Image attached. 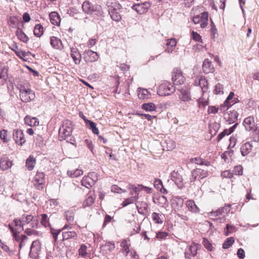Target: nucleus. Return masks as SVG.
Returning a JSON list of instances; mask_svg holds the SVG:
<instances>
[{
	"label": "nucleus",
	"mask_w": 259,
	"mask_h": 259,
	"mask_svg": "<svg viewBox=\"0 0 259 259\" xmlns=\"http://www.w3.org/2000/svg\"><path fill=\"white\" fill-rule=\"evenodd\" d=\"M72 122L69 120H65L59 129V139L63 137L69 138L72 135Z\"/></svg>",
	"instance_id": "3"
},
{
	"label": "nucleus",
	"mask_w": 259,
	"mask_h": 259,
	"mask_svg": "<svg viewBox=\"0 0 259 259\" xmlns=\"http://www.w3.org/2000/svg\"><path fill=\"white\" fill-rule=\"evenodd\" d=\"M233 172H231L230 170H225L222 172L221 176L223 177L230 179L233 177Z\"/></svg>",
	"instance_id": "57"
},
{
	"label": "nucleus",
	"mask_w": 259,
	"mask_h": 259,
	"mask_svg": "<svg viewBox=\"0 0 259 259\" xmlns=\"http://www.w3.org/2000/svg\"><path fill=\"white\" fill-rule=\"evenodd\" d=\"M208 13L204 12L200 15L195 16L193 18V21L195 24L200 23V26L203 28L205 27L208 24Z\"/></svg>",
	"instance_id": "7"
},
{
	"label": "nucleus",
	"mask_w": 259,
	"mask_h": 259,
	"mask_svg": "<svg viewBox=\"0 0 259 259\" xmlns=\"http://www.w3.org/2000/svg\"><path fill=\"white\" fill-rule=\"evenodd\" d=\"M63 240L76 238L77 234L75 231H64L62 233Z\"/></svg>",
	"instance_id": "33"
},
{
	"label": "nucleus",
	"mask_w": 259,
	"mask_h": 259,
	"mask_svg": "<svg viewBox=\"0 0 259 259\" xmlns=\"http://www.w3.org/2000/svg\"><path fill=\"white\" fill-rule=\"evenodd\" d=\"M161 216V214H160L156 212H153L152 214V217L153 221H154L155 223L157 224H162L163 221L160 218V217Z\"/></svg>",
	"instance_id": "47"
},
{
	"label": "nucleus",
	"mask_w": 259,
	"mask_h": 259,
	"mask_svg": "<svg viewBox=\"0 0 259 259\" xmlns=\"http://www.w3.org/2000/svg\"><path fill=\"white\" fill-rule=\"evenodd\" d=\"M24 121L26 124L30 126H36L39 123L37 118L28 115L24 118Z\"/></svg>",
	"instance_id": "25"
},
{
	"label": "nucleus",
	"mask_w": 259,
	"mask_h": 259,
	"mask_svg": "<svg viewBox=\"0 0 259 259\" xmlns=\"http://www.w3.org/2000/svg\"><path fill=\"white\" fill-rule=\"evenodd\" d=\"M140 187H136L134 185H128V189L129 190H133V192H131V195H133L134 194L135 195L134 196H137V200L139 198V192L141 189L139 188Z\"/></svg>",
	"instance_id": "40"
},
{
	"label": "nucleus",
	"mask_w": 259,
	"mask_h": 259,
	"mask_svg": "<svg viewBox=\"0 0 259 259\" xmlns=\"http://www.w3.org/2000/svg\"><path fill=\"white\" fill-rule=\"evenodd\" d=\"M87 246L84 245H81L78 250L79 254L81 256H84L87 254Z\"/></svg>",
	"instance_id": "56"
},
{
	"label": "nucleus",
	"mask_w": 259,
	"mask_h": 259,
	"mask_svg": "<svg viewBox=\"0 0 259 259\" xmlns=\"http://www.w3.org/2000/svg\"><path fill=\"white\" fill-rule=\"evenodd\" d=\"M219 108L215 106H209L208 109V112L209 113L215 114L218 112Z\"/></svg>",
	"instance_id": "63"
},
{
	"label": "nucleus",
	"mask_w": 259,
	"mask_h": 259,
	"mask_svg": "<svg viewBox=\"0 0 259 259\" xmlns=\"http://www.w3.org/2000/svg\"><path fill=\"white\" fill-rule=\"evenodd\" d=\"M200 247V245L197 243L193 244L188 247L185 252V256L187 259H191L192 256H195L197 253V250Z\"/></svg>",
	"instance_id": "11"
},
{
	"label": "nucleus",
	"mask_w": 259,
	"mask_h": 259,
	"mask_svg": "<svg viewBox=\"0 0 259 259\" xmlns=\"http://www.w3.org/2000/svg\"><path fill=\"white\" fill-rule=\"evenodd\" d=\"M190 162L192 163H195L198 165H205L206 166L210 165V162L207 160H204L200 157L192 158L190 159Z\"/></svg>",
	"instance_id": "24"
},
{
	"label": "nucleus",
	"mask_w": 259,
	"mask_h": 259,
	"mask_svg": "<svg viewBox=\"0 0 259 259\" xmlns=\"http://www.w3.org/2000/svg\"><path fill=\"white\" fill-rule=\"evenodd\" d=\"M210 33L212 35V38H214L215 34H217V29L212 21L211 22V28L210 29Z\"/></svg>",
	"instance_id": "61"
},
{
	"label": "nucleus",
	"mask_w": 259,
	"mask_h": 259,
	"mask_svg": "<svg viewBox=\"0 0 259 259\" xmlns=\"http://www.w3.org/2000/svg\"><path fill=\"white\" fill-rule=\"evenodd\" d=\"M107 5L108 7H110L108 10H114L118 11H121L122 9L121 5L116 1H114L113 2L108 1L107 3Z\"/></svg>",
	"instance_id": "27"
},
{
	"label": "nucleus",
	"mask_w": 259,
	"mask_h": 259,
	"mask_svg": "<svg viewBox=\"0 0 259 259\" xmlns=\"http://www.w3.org/2000/svg\"><path fill=\"white\" fill-rule=\"evenodd\" d=\"M16 34L18 38L22 41L26 43L29 40L28 36L24 33L22 30L18 28L16 32Z\"/></svg>",
	"instance_id": "30"
},
{
	"label": "nucleus",
	"mask_w": 259,
	"mask_h": 259,
	"mask_svg": "<svg viewBox=\"0 0 259 259\" xmlns=\"http://www.w3.org/2000/svg\"><path fill=\"white\" fill-rule=\"evenodd\" d=\"M223 85L221 83H218L215 85L213 92L215 94H223Z\"/></svg>",
	"instance_id": "50"
},
{
	"label": "nucleus",
	"mask_w": 259,
	"mask_h": 259,
	"mask_svg": "<svg viewBox=\"0 0 259 259\" xmlns=\"http://www.w3.org/2000/svg\"><path fill=\"white\" fill-rule=\"evenodd\" d=\"M12 161L6 156H4L0 160V168L3 170H7L12 166Z\"/></svg>",
	"instance_id": "19"
},
{
	"label": "nucleus",
	"mask_w": 259,
	"mask_h": 259,
	"mask_svg": "<svg viewBox=\"0 0 259 259\" xmlns=\"http://www.w3.org/2000/svg\"><path fill=\"white\" fill-rule=\"evenodd\" d=\"M87 124L89 125L90 129L92 130V132L94 134H99V130L98 128L96 127V124L94 122L90 120Z\"/></svg>",
	"instance_id": "46"
},
{
	"label": "nucleus",
	"mask_w": 259,
	"mask_h": 259,
	"mask_svg": "<svg viewBox=\"0 0 259 259\" xmlns=\"http://www.w3.org/2000/svg\"><path fill=\"white\" fill-rule=\"evenodd\" d=\"M65 215L67 222L69 224L73 223L74 221V212L72 210L65 211Z\"/></svg>",
	"instance_id": "43"
},
{
	"label": "nucleus",
	"mask_w": 259,
	"mask_h": 259,
	"mask_svg": "<svg viewBox=\"0 0 259 259\" xmlns=\"http://www.w3.org/2000/svg\"><path fill=\"white\" fill-rule=\"evenodd\" d=\"M137 200V196H132L130 198L125 199L122 202V205L123 207H125L128 204L134 203Z\"/></svg>",
	"instance_id": "44"
},
{
	"label": "nucleus",
	"mask_w": 259,
	"mask_h": 259,
	"mask_svg": "<svg viewBox=\"0 0 259 259\" xmlns=\"http://www.w3.org/2000/svg\"><path fill=\"white\" fill-rule=\"evenodd\" d=\"M199 85L202 89L203 92H205L207 90V81L204 77L201 76L199 79Z\"/></svg>",
	"instance_id": "36"
},
{
	"label": "nucleus",
	"mask_w": 259,
	"mask_h": 259,
	"mask_svg": "<svg viewBox=\"0 0 259 259\" xmlns=\"http://www.w3.org/2000/svg\"><path fill=\"white\" fill-rule=\"evenodd\" d=\"M8 68L6 66L0 67V79L6 80L8 78Z\"/></svg>",
	"instance_id": "41"
},
{
	"label": "nucleus",
	"mask_w": 259,
	"mask_h": 259,
	"mask_svg": "<svg viewBox=\"0 0 259 259\" xmlns=\"http://www.w3.org/2000/svg\"><path fill=\"white\" fill-rule=\"evenodd\" d=\"M186 206L189 211L193 212H198L199 208L193 200H188L186 202Z\"/></svg>",
	"instance_id": "31"
},
{
	"label": "nucleus",
	"mask_w": 259,
	"mask_h": 259,
	"mask_svg": "<svg viewBox=\"0 0 259 259\" xmlns=\"http://www.w3.org/2000/svg\"><path fill=\"white\" fill-rule=\"evenodd\" d=\"M82 8L83 12L88 14H91L95 11L94 6L89 1H85L82 5Z\"/></svg>",
	"instance_id": "22"
},
{
	"label": "nucleus",
	"mask_w": 259,
	"mask_h": 259,
	"mask_svg": "<svg viewBox=\"0 0 259 259\" xmlns=\"http://www.w3.org/2000/svg\"><path fill=\"white\" fill-rule=\"evenodd\" d=\"M114 248L115 245L113 243L106 242L105 244L100 246V252L104 254H107L113 250Z\"/></svg>",
	"instance_id": "17"
},
{
	"label": "nucleus",
	"mask_w": 259,
	"mask_h": 259,
	"mask_svg": "<svg viewBox=\"0 0 259 259\" xmlns=\"http://www.w3.org/2000/svg\"><path fill=\"white\" fill-rule=\"evenodd\" d=\"M226 135H229L228 131L227 129L224 130L222 132L220 133L217 137V140L218 141L222 140Z\"/></svg>",
	"instance_id": "60"
},
{
	"label": "nucleus",
	"mask_w": 259,
	"mask_h": 259,
	"mask_svg": "<svg viewBox=\"0 0 259 259\" xmlns=\"http://www.w3.org/2000/svg\"><path fill=\"white\" fill-rule=\"evenodd\" d=\"M181 95H180V99L184 102H188L191 99L190 93L188 89H182L181 90Z\"/></svg>",
	"instance_id": "28"
},
{
	"label": "nucleus",
	"mask_w": 259,
	"mask_h": 259,
	"mask_svg": "<svg viewBox=\"0 0 259 259\" xmlns=\"http://www.w3.org/2000/svg\"><path fill=\"white\" fill-rule=\"evenodd\" d=\"M36 161L33 156L30 155L27 159L26 166L29 170H31L35 165Z\"/></svg>",
	"instance_id": "32"
},
{
	"label": "nucleus",
	"mask_w": 259,
	"mask_h": 259,
	"mask_svg": "<svg viewBox=\"0 0 259 259\" xmlns=\"http://www.w3.org/2000/svg\"><path fill=\"white\" fill-rule=\"evenodd\" d=\"M243 124L245 127V129L247 131H252L257 136V139H258L259 136V123H257V121H255L254 116H250L245 118L243 122Z\"/></svg>",
	"instance_id": "2"
},
{
	"label": "nucleus",
	"mask_w": 259,
	"mask_h": 259,
	"mask_svg": "<svg viewBox=\"0 0 259 259\" xmlns=\"http://www.w3.org/2000/svg\"><path fill=\"white\" fill-rule=\"evenodd\" d=\"M109 14L112 19L115 21L119 22L121 20L120 13L121 11L108 10Z\"/></svg>",
	"instance_id": "29"
},
{
	"label": "nucleus",
	"mask_w": 259,
	"mask_h": 259,
	"mask_svg": "<svg viewBox=\"0 0 259 259\" xmlns=\"http://www.w3.org/2000/svg\"><path fill=\"white\" fill-rule=\"evenodd\" d=\"M13 222L17 227L18 232L23 230V227L25 225H29L31 228H36L38 224L37 219H34V217L31 214H24L19 219H14Z\"/></svg>",
	"instance_id": "1"
},
{
	"label": "nucleus",
	"mask_w": 259,
	"mask_h": 259,
	"mask_svg": "<svg viewBox=\"0 0 259 259\" xmlns=\"http://www.w3.org/2000/svg\"><path fill=\"white\" fill-rule=\"evenodd\" d=\"M121 246L122 248L123 252L125 254V255H127L130 252V245L128 243L126 239L123 240L121 242Z\"/></svg>",
	"instance_id": "38"
},
{
	"label": "nucleus",
	"mask_w": 259,
	"mask_h": 259,
	"mask_svg": "<svg viewBox=\"0 0 259 259\" xmlns=\"http://www.w3.org/2000/svg\"><path fill=\"white\" fill-rule=\"evenodd\" d=\"M230 207L231 205L230 204H226L224 207H223L216 211H212L210 212V215L217 217L219 215H223L224 213H228L230 211Z\"/></svg>",
	"instance_id": "15"
},
{
	"label": "nucleus",
	"mask_w": 259,
	"mask_h": 259,
	"mask_svg": "<svg viewBox=\"0 0 259 259\" xmlns=\"http://www.w3.org/2000/svg\"><path fill=\"white\" fill-rule=\"evenodd\" d=\"M138 96L139 99L144 100L148 99L150 94L146 89H139Z\"/></svg>",
	"instance_id": "34"
},
{
	"label": "nucleus",
	"mask_w": 259,
	"mask_h": 259,
	"mask_svg": "<svg viewBox=\"0 0 259 259\" xmlns=\"http://www.w3.org/2000/svg\"><path fill=\"white\" fill-rule=\"evenodd\" d=\"M154 186L157 190H160L163 186V184L161 180L156 179L154 182Z\"/></svg>",
	"instance_id": "53"
},
{
	"label": "nucleus",
	"mask_w": 259,
	"mask_h": 259,
	"mask_svg": "<svg viewBox=\"0 0 259 259\" xmlns=\"http://www.w3.org/2000/svg\"><path fill=\"white\" fill-rule=\"evenodd\" d=\"M94 202V199L92 196H89L83 203L84 206H90Z\"/></svg>",
	"instance_id": "55"
},
{
	"label": "nucleus",
	"mask_w": 259,
	"mask_h": 259,
	"mask_svg": "<svg viewBox=\"0 0 259 259\" xmlns=\"http://www.w3.org/2000/svg\"><path fill=\"white\" fill-rule=\"evenodd\" d=\"M202 244L205 247L206 249H207L209 251L213 250V247L212 245V244L209 242V241L206 238L203 239Z\"/></svg>",
	"instance_id": "48"
},
{
	"label": "nucleus",
	"mask_w": 259,
	"mask_h": 259,
	"mask_svg": "<svg viewBox=\"0 0 259 259\" xmlns=\"http://www.w3.org/2000/svg\"><path fill=\"white\" fill-rule=\"evenodd\" d=\"M89 177H90V178L93 180V181H94V182L95 183L98 180V175L95 172H90L88 174V175Z\"/></svg>",
	"instance_id": "62"
},
{
	"label": "nucleus",
	"mask_w": 259,
	"mask_h": 259,
	"mask_svg": "<svg viewBox=\"0 0 259 259\" xmlns=\"http://www.w3.org/2000/svg\"><path fill=\"white\" fill-rule=\"evenodd\" d=\"M41 219L40 221L41 224L45 227H50V224L49 223V219L48 216L46 213H43L41 215Z\"/></svg>",
	"instance_id": "42"
},
{
	"label": "nucleus",
	"mask_w": 259,
	"mask_h": 259,
	"mask_svg": "<svg viewBox=\"0 0 259 259\" xmlns=\"http://www.w3.org/2000/svg\"><path fill=\"white\" fill-rule=\"evenodd\" d=\"M32 182L36 189L42 190L45 186L44 173L37 172L34 176Z\"/></svg>",
	"instance_id": "6"
},
{
	"label": "nucleus",
	"mask_w": 259,
	"mask_h": 259,
	"mask_svg": "<svg viewBox=\"0 0 259 259\" xmlns=\"http://www.w3.org/2000/svg\"><path fill=\"white\" fill-rule=\"evenodd\" d=\"M252 146L249 142H246L242 145L240 148L241 154L245 156L248 154L252 150Z\"/></svg>",
	"instance_id": "23"
},
{
	"label": "nucleus",
	"mask_w": 259,
	"mask_h": 259,
	"mask_svg": "<svg viewBox=\"0 0 259 259\" xmlns=\"http://www.w3.org/2000/svg\"><path fill=\"white\" fill-rule=\"evenodd\" d=\"M233 174L236 175L240 176L243 174V167L241 165H237L234 167Z\"/></svg>",
	"instance_id": "51"
},
{
	"label": "nucleus",
	"mask_w": 259,
	"mask_h": 259,
	"mask_svg": "<svg viewBox=\"0 0 259 259\" xmlns=\"http://www.w3.org/2000/svg\"><path fill=\"white\" fill-rule=\"evenodd\" d=\"M71 57L75 64H79L81 61V55L77 48H71Z\"/></svg>",
	"instance_id": "16"
},
{
	"label": "nucleus",
	"mask_w": 259,
	"mask_h": 259,
	"mask_svg": "<svg viewBox=\"0 0 259 259\" xmlns=\"http://www.w3.org/2000/svg\"><path fill=\"white\" fill-rule=\"evenodd\" d=\"M19 91L20 98L23 102H29L35 98L34 92L31 89H26L24 87H21Z\"/></svg>",
	"instance_id": "5"
},
{
	"label": "nucleus",
	"mask_w": 259,
	"mask_h": 259,
	"mask_svg": "<svg viewBox=\"0 0 259 259\" xmlns=\"http://www.w3.org/2000/svg\"><path fill=\"white\" fill-rule=\"evenodd\" d=\"M234 238L232 237L228 238L224 242L223 244V247L224 249H227L229 248L234 243Z\"/></svg>",
	"instance_id": "45"
},
{
	"label": "nucleus",
	"mask_w": 259,
	"mask_h": 259,
	"mask_svg": "<svg viewBox=\"0 0 259 259\" xmlns=\"http://www.w3.org/2000/svg\"><path fill=\"white\" fill-rule=\"evenodd\" d=\"M50 43L52 47L55 49L61 50L63 49L62 41L55 36L51 37Z\"/></svg>",
	"instance_id": "18"
},
{
	"label": "nucleus",
	"mask_w": 259,
	"mask_h": 259,
	"mask_svg": "<svg viewBox=\"0 0 259 259\" xmlns=\"http://www.w3.org/2000/svg\"><path fill=\"white\" fill-rule=\"evenodd\" d=\"M151 6V4L150 2H144L133 5L132 8L136 11L137 13L141 15L147 12Z\"/></svg>",
	"instance_id": "8"
},
{
	"label": "nucleus",
	"mask_w": 259,
	"mask_h": 259,
	"mask_svg": "<svg viewBox=\"0 0 259 259\" xmlns=\"http://www.w3.org/2000/svg\"><path fill=\"white\" fill-rule=\"evenodd\" d=\"M81 183L83 186H84L88 189L91 188L95 184L93 180H92L88 176H85L83 178L81 181Z\"/></svg>",
	"instance_id": "26"
},
{
	"label": "nucleus",
	"mask_w": 259,
	"mask_h": 259,
	"mask_svg": "<svg viewBox=\"0 0 259 259\" xmlns=\"http://www.w3.org/2000/svg\"><path fill=\"white\" fill-rule=\"evenodd\" d=\"M202 70L203 72L206 74L211 72L213 71L214 68L212 65L211 62L208 59L204 60L202 65Z\"/></svg>",
	"instance_id": "20"
},
{
	"label": "nucleus",
	"mask_w": 259,
	"mask_h": 259,
	"mask_svg": "<svg viewBox=\"0 0 259 259\" xmlns=\"http://www.w3.org/2000/svg\"><path fill=\"white\" fill-rule=\"evenodd\" d=\"M51 22L54 25L59 26L61 22L60 16L58 13L52 12L49 15Z\"/></svg>",
	"instance_id": "21"
},
{
	"label": "nucleus",
	"mask_w": 259,
	"mask_h": 259,
	"mask_svg": "<svg viewBox=\"0 0 259 259\" xmlns=\"http://www.w3.org/2000/svg\"><path fill=\"white\" fill-rule=\"evenodd\" d=\"M198 102L199 107L204 108L209 103L207 100H204L203 99L199 98L198 100Z\"/></svg>",
	"instance_id": "58"
},
{
	"label": "nucleus",
	"mask_w": 259,
	"mask_h": 259,
	"mask_svg": "<svg viewBox=\"0 0 259 259\" xmlns=\"http://www.w3.org/2000/svg\"><path fill=\"white\" fill-rule=\"evenodd\" d=\"M50 228L51 232L52 234L53 237L55 240L57 239V236L58 234L61 232V229L56 230L55 229L52 228L51 226L49 227Z\"/></svg>",
	"instance_id": "54"
},
{
	"label": "nucleus",
	"mask_w": 259,
	"mask_h": 259,
	"mask_svg": "<svg viewBox=\"0 0 259 259\" xmlns=\"http://www.w3.org/2000/svg\"><path fill=\"white\" fill-rule=\"evenodd\" d=\"M8 137V131L6 130H3L0 132V139L3 141L4 142L7 143L8 142L9 139Z\"/></svg>",
	"instance_id": "49"
},
{
	"label": "nucleus",
	"mask_w": 259,
	"mask_h": 259,
	"mask_svg": "<svg viewBox=\"0 0 259 259\" xmlns=\"http://www.w3.org/2000/svg\"><path fill=\"white\" fill-rule=\"evenodd\" d=\"M43 27L41 24H37L34 29V34L37 37H40L43 34Z\"/></svg>",
	"instance_id": "39"
},
{
	"label": "nucleus",
	"mask_w": 259,
	"mask_h": 259,
	"mask_svg": "<svg viewBox=\"0 0 259 259\" xmlns=\"http://www.w3.org/2000/svg\"><path fill=\"white\" fill-rule=\"evenodd\" d=\"M13 136V139L17 144L22 145L25 142L23 133L21 130H14Z\"/></svg>",
	"instance_id": "14"
},
{
	"label": "nucleus",
	"mask_w": 259,
	"mask_h": 259,
	"mask_svg": "<svg viewBox=\"0 0 259 259\" xmlns=\"http://www.w3.org/2000/svg\"><path fill=\"white\" fill-rule=\"evenodd\" d=\"M208 175L207 170L201 169L200 168H196L192 171L191 178H190V181L191 182H194L197 180L203 179L207 177Z\"/></svg>",
	"instance_id": "9"
},
{
	"label": "nucleus",
	"mask_w": 259,
	"mask_h": 259,
	"mask_svg": "<svg viewBox=\"0 0 259 259\" xmlns=\"http://www.w3.org/2000/svg\"><path fill=\"white\" fill-rule=\"evenodd\" d=\"M82 56L83 60L87 63L95 62L99 58L97 53L90 50H85Z\"/></svg>",
	"instance_id": "10"
},
{
	"label": "nucleus",
	"mask_w": 259,
	"mask_h": 259,
	"mask_svg": "<svg viewBox=\"0 0 259 259\" xmlns=\"http://www.w3.org/2000/svg\"><path fill=\"white\" fill-rule=\"evenodd\" d=\"M142 108L146 111L152 112L156 110V106L153 103H144Z\"/></svg>",
	"instance_id": "35"
},
{
	"label": "nucleus",
	"mask_w": 259,
	"mask_h": 259,
	"mask_svg": "<svg viewBox=\"0 0 259 259\" xmlns=\"http://www.w3.org/2000/svg\"><path fill=\"white\" fill-rule=\"evenodd\" d=\"M68 175L71 178H76L83 174V171L80 169L75 170H70L67 171Z\"/></svg>",
	"instance_id": "37"
},
{
	"label": "nucleus",
	"mask_w": 259,
	"mask_h": 259,
	"mask_svg": "<svg viewBox=\"0 0 259 259\" xmlns=\"http://www.w3.org/2000/svg\"><path fill=\"white\" fill-rule=\"evenodd\" d=\"M238 116V113L235 110H230L224 114V118L228 124L235 123Z\"/></svg>",
	"instance_id": "13"
},
{
	"label": "nucleus",
	"mask_w": 259,
	"mask_h": 259,
	"mask_svg": "<svg viewBox=\"0 0 259 259\" xmlns=\"http://www.w3.org/2000/svg\"><path fill=\"white\" fill-rule=\"evenodd\" d=\"M166 45L171 48H174L177 45V41L175 38H170L167 40Z\"/></svg>",
	"instance_id": "59"
},
{
	"label": "nucleus",
	"mask_w": 259,
	"mask_h": 259,
	"mask_svg": "<svg viewBox=\"0 0 259 259\" xmlns=\"http://www.w3.org/2000/svg\"><path fill=\"white\" fill-rule=\"evenodd\" d=\"M237 254L240 258H243L245 257V252L242 248L238 249Z\"/></svg>",
	"instance_id": "64"
},
{
	"label": "nucleus",
	"mask_w": 259,
	"mask_h": 259,
	"mask_svg": "<svg viewBox=\"0 0 259 259\" xmlns=\"http://www.w3.org/2000/svg\"><path fill=\"white\" fill-rule=\"evenodd\" d=\"M172 79L175 85L182 84L184 83L185 80L181 70L178 69L174 70L172 74Z\"/></svg>",
	"instance_id": "12"
},
{
	"label": "nucleus",
	"mask_w": 259,
	"mask_h": 259,
	"mask_svg": "<svg viewBox=\"0 0 259 259\" xmlns=\"http://www.w3.org/2000/svg\"><path fill=\"white\" fill-rule=\"evenodd\" d=\"M111 191L113 192L119 193V194L126 192V191L125 190H123V189L120 188L117 185H113L111 187Z\"/></svg>",
	"instance_id": "52"
},
{
	"label": "nucleus",
	"mask_w": 259,
	"mask_h": 259,
	"mask_svg": "<svg viewBox=\"0 0 259 259\" xmlns=\"http://www.w3.org/2000/svg\"><path fill=\"white\" fill-rule=\"evenodd\" d=\"M175 91V87L169 82H164L160 84L157 90V94L161 96H169Z\"/></svg>",
	"instance_id": "4"
}]
</instances>
